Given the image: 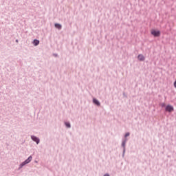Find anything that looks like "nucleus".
Masks as SVG:
<instances>
[{
    "label": "nucleus",
    "instance_id": "f03ea898",
    "mask_svg": "<svg viewBox=\"0 0 176 176\" xmlns=\"http://www.w3.org/2000/svg\"><path fill=\"white\" fill-rule=\"evenodd\" d=\"M32 160V156H30L25 162L21 164V167L25 166V164H28Z\"/></svg>",
    "mask_w": 176,
    "mask_h": 176
},
{
    "label": "nucleus",
    "instance_id": "ddd939ff",
    "mask_svg": "<svg viewBox=\"0 0 176 176\" xmlns=\"http://www.w3.org/2000/svg\"><path fill=\"white\" fill-rule=\"evenodd\" d=\"M104 176H109L108 174H105Z\"/></svg>",
    "mask_w": 176,
    "mask_h": 176
},
{
    "label": "nucleus",
    "instance_id": "20e7f679",
    "mask_svg": "<svg viewBox=\"0 0 176 176\" xmlns=\"http://www.w3.org/2000/svg\"><path fill=\"white\" fill-rule=\"evenodd\" d=\"M31 138L34 142H36V144H39V138H36V136H31Z\"/></svg>",
    "mask_w": 176,
    "mask_h": 176
},
{
    "label": "nucleus",
    "instance_id": "9b49d317",
    "mask_svg": "<svg viewBox=\"0 0 176 176\" xmlns=\"http://www.w3.org/2000/svg\"><path fill=\"white\" fill-rule=\"evenodd\" d=\"M174 87H175V89H176V80L174 82Z\"/></svg>",
    "mask_w": 176,
    "mask_h": 176
},
{
    "label": "nucleus",
    "instance_id": "0eeeda50",
    "mask_svg": "<svg viewBox=\"0 0 176 176\" xmlns=\"http://www.w3.org/2000/svg\"><path fill=\"white\" fill-rule=\"evenodd\" d=\"M33 45L34 46H38L39 45V40H36V39L34 40Z\"/></svg>",
    "mask_w": 176,
    "mask_h": 176
},
{
    "label": "nucleus",
    "instance_id": "39448f33",
    "mask_svg": "<svg viewBox=\"0 0 176 176\" xmlns=\"http://www.w3.org/2000/svg\"><path fill=\"white\" fill-rule=\"evenodd\" d=\"M138 58L140 61H144L145 60V56L142 54H139Z\"/></svg>",
    "mask_w": 176,
    "mask_h": 176
},
{
    "label": "nucleus",
    "instance_id": "9d476101",
    "mask_svg": "<svg viewBox=\"0 0 176 176\" xmlns=\"http://www.w3.org/2000/svg\"><path fill=\"white\" fill-rule=\"evenodd\" d=\"M129 135H130V133H126L125 134V137H129Z\"/></svg>",
    "mask_w": 176,
    "mask_h": 176
},
{
    "label": "nucleus",
    "instance_id": "6e6552de",
    "mask_svg": "<svg viewBox=\"0 0 176 176\" xmlns=\"http://www.w3.org/2000/svg\"><path fill=\"white\" fill-rule=\"evenodd\" d=\"M55 28H57L58 30H61V25L60 24H58V23H56L55 24Z\"/></svg>",
    "mask_w": 176,
    "mask_h": 176
},
{
    "label": "nucleus",
    "instance_id": "423d86ee",
    "mask_svg": "<svg viewBox=\"0 0 176 176\" xmlns=\"http://www.w3.org/2000/svg\"><path fill=\"white\" fill-rule=\"evenodd\" d=\"M93 102H94V104H96V105H98V107H100V102L97 99L94 98Z\"/></svg>",
    "mask_w": 176,
    "mask_h": 176
},
{
    "label": "nucleus",
    "instance_id": "4468645a",
    "mask_svg": "<svg viewBox=\"0 0 176 176\" xmlns=\"http://www.w3.org/2000/svg\"><path fill=\"white\" fill-rule=\"evenodd\" d=\"M122 145L124 146V145H125V143H124V142H123V143H122Z\"/></svg>",
    "mask_w": 176,
    "mask_h": 176
},
{
    "label": "nucleus",
    "instance_id": "f257e3e1",
    "mask_svg": "<svg viewBox=\"0 0 176 176\" xmlns=\"http://www.w3.org/2000/svg\"><path fill=\"white\" fill-rule=\"evenodd\" d=\"M151 35H153V36H155V37L160 36V31H159V30H151Z\"/></svg>",
    "mask_w": 176,
    "mask_h": 176
},
{
    "label": "nucleus",
    "instance_id": "1a4fd4ad",
    "mask_svg": "<svg viewBox=\"0 0 176 176\" xmlns=\"http://www.w3.org/2000/svg\"><path fill=\"white\" fill-rule=\"evenodd\" d=\"M65 124L66 126L68 127V129H69V127H71V124H69V122H65Z\"/></svg>",
    "mask_w": 176,
    "mask_h": 176
},
{
    "label": "nucleus",
    "instance_id": "f8f14e48",
    "mask_svg": "<svg viewBox=\"0 0 176 176\" xmlns=\"http://www.w3.org/2000/svg\"><path fill=\"white\" fill-rule=\"evenodd\" d=\"M16 43H19V40H16Z\"/></svg>",
    "mask_w": 176,
    "mask_h": 176
},
{
    "label": "nucleus",
    "instance_id": "7ed1b4c3",
    "mask_svg": "<svg viewBox=\"0 0 176 176\" xmlns=\"http://www.w3.org/2000/svg\"><path fill=\"white\" fill-rule=\"evenodd\" d=\"M165 110L166 112H173L174 111V107L168 104L166 107Z\"/></svg>",
    "mask_w": 176,
    "mask_h": 176
}]
</instances>
